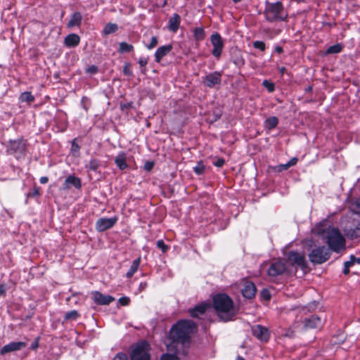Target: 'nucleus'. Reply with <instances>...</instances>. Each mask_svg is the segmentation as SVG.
<instances>
[{
	"instance_id": "f257e3e1",
	"label": "nucleus",
	"mask_w": 360,
	"mask_h": 360,
	"mask_svg": "<svg viewBox=\"0 0 360 360\" xmlns=\"http://www.w3.org/2000/svg\"><path fill=\"white\" fill-rule=\"evenodd\" d=\"M196 330V326L191 320H181L174 324L170 329L169 337L172 340V345L168 350L172 352L171 347H176V345H185L189 343L190 335Z\"/></svg>"
},
{
	"instance_id": "f03ea898",
	"label": "nucleus",
	"mask_w": 360,
	"mask_h": 360,
	"mask_svg": "<svg viewBox=\"0 0 360 360\" xmlns=\"http://www.w3.org/2000/svg\"><path fill=\"white\" fill-rule=\"evenodd\" d=\"M213 307L218 316L224 321L233 319L236 314L233 300L226 294H217L213 297Z\"/></svg>"
},
{
	"instance_id": "7ed1b4c3",
	"label": "nucleus",
	"mask_w": 360,
	"mask_h": 360,
	"mask_svg": "<svg viewBox=\"0 0 360 360\" xmlns=\"http://www.w3.org/2000/svg\"><path fill=\"white\" fill-rule=\"evenodd\" d=\"M319 234H322L329 247V250L335 252H339L345 248V240L340 231L334 227H328L326 229L319 231Z\"/></svg>"
},
{
	"instance_id": "20e7f679",
	"label": "nucleus",
	"mask_w": 360,
	"mask_h": 360,
	"mask_svg": "<svg viewBox=\"0 0 360 360\" xmlns=\"http://www.w3.org/2000/svg\"><path fill=\"white\" fill-rule=\"evenodd\" d=\"M264 14L266 20L269 22L283 21L288 17V13L280 1L267 3Z\"/></svg>"
},
{
	"instance_id": "39448f33",
	"label": "nucleus",
	"mask_w": 360,
	"mask_h": 360,
	"mask_svg": "<svg viewBox=\"0 0 360 360\" xmlns=\"http://www.w3.org/2000/svg\"><path fill=\"white\" fill-rule=\"evenodd\" d=\"M6 151L8 154L15 155L17 158L24 156L26 153V141L22 139L10 140Z\"/></svg>"
},
{
	"instance_id": "423d86ee",
	"label": "nucleus",
	"mask_w": 360,
	"mask_h": 360,
	"mask_svg": "<svg viewBox=\"0 0 360 360\" xmlns=\"http://www.w3.org/2000/svg\"><path fill=\"white\" fill-rule=\"evenodd\" d=\"M330 256V250L325 246H321L312 250L309 255V258L310 262L314 264H322L326 262Z\"/></svg>"
},
{
	"instance_id": "0eeeda50",
	"label": "nucleus",
	"mask_w": 360,
	"mask_h": 360,
	"mask_svg": "<svg viewBox=\"0 0 360 360\" xmlns=\"http://www.w3.org/2000/svg\"><path fill=\"white\" fill-rule=\"evenodd\" d=\"M149 345L146 341L138 343L131 350V360H150Z\"/></svg>"
},
{
	"instance_id": "6e6552de",
	"label": "nucleus",
	"mask_w": 360,
	"mask_h": 360,
	"mask_svg": "<svg viewBox=\"0 0 360 360\" xmlns=\"http://www.w3.org/2000/svg\"><path fill=\"white\" fill-rule=\"evenodd\" d=\"M288 271L285 264L281 260L274 261L267 270V274L271 277H276Z\"/></svg>"
},
{
	"instance_id": "1a4fd4ad",
	"label": "nucleus",
	"mask_w": 360,
	"mask_h": 360,
	"mask_svg": "<svg viewBox=\"0 0 360 360\" xmlns=\"http://www.w3.org/2000/svg\"><path fill=\"white\" fill-rule=\"evenodd\" d=\"M210 41L213 46L212 53L216 58H219L224 46L221 35L217 32L212 34L210 36Z\"/></svg>"
},
{
	"instance_id": "9d476101",
	"label": "nucleus",
	"mask_w": 360,
	"mask_h": 360,
	"mask_svg": "<svg viewBox=\"0 0 360 360\" xmlns=\"http://www.w3.org/2000/svg\"><path fill=\"white\" fill-rule=\"evenodd\" d=\"M221 82V74L219 72H213L202 77V84L208 88H214L220 84Z\"/></svg>"
},
{
	"instance_id": "9b49d317",
	"label": "nucleus",
	"mask_w": 360,
	"mask_h": 360,
	"mask_svg": "<svg viewBox=\"0 0 360 360\" xmlns=\"http://www.w3.org/2000/svg\"><path fill=\"white\" fill-rule=\"evenodd\" d=\"M288 261L293 266L304 270L307 267L304 255L297 252L292 251L288 255Z\"/></svg>"
},
{
	"instance_id": "f8f14e48",
	"label": "nucleus",
	"mask_w": 360,
	"mask_h": 360,
	"mask_svg": "<svg viewBox=\"0 0 360 360\" xmlns=\"http://www.w3.org/2000/svg\"><path fill=\"white\" fill-rule=\"evenodd\" d=\"M252 334L262 342H267L270 338V332L266 327L255 325L251 328Z\"/></svg>"
},
{
	"instance_id": "ddd939ff",
	"label": "nucleus",
	"mask_w": 360,
	"mask_h": 360,
	"mask_svg": "<svg viewBox=\"0 0 360 360\" xmlns=\"http://www.w3.org/2000/svg\"><path fill=\"white\" fill-rule=\"evenodd\" d=\"M241 292L243 296L247 299L253 298L257 290L255 284L248 280L243 279L241 281Z\"/></svg>"
},
{
	"instance_id": "4468645a",
	"label": "nucleus",
	"mask_w": 360,
	"mask_h": 360,
	"mask_svg": "<svg viewBox=\"0 0 360 360\" xmlns=\"http://www.w3.org/2000/svg\"><path fill=\"white\" fill-rule=\"evenodd\" d=\"M117 217H114L111 218H100L96 223V228L97 231L103 232L112 228L117 222Z\"/></svg>"
},
{
	"instance_id": "2eb2a0df",
	"label": "nucleus",
	"mask_w": 360,
	"mask_h": 360,
	"mask_svg": "<svg viewBox=\"0 0 360 360\" xmlns=\"http://www.w3.org/2000/svg\"><path fill=\"white\" fill-rule=\"evenodd\" d=\"M91 298L96 304L99 305H108L115 300L111 295H105L98 291H93Z\"/></svg>"
},
{
	"instance_id": "dca6fc26",
	"label": "nucleus",
	"mask_w": 360,
	"mask_h": 360,
	"mask_svg": "<svg viewBox=\"0 0 360 360\" xmlns=\"http://www.w3.org/2000/svg\"><path fill=\"white\" fill-rule=\"evenodd\" d=\"M26 343L24 342H12L4 345L0 351L1 355H4L7 353L19 351L26 347Z\"/></svg>"
},
{
	"instance_id": "f3484780",
	"label": "nucleus",
	"mask_w": 360,
	"mask_h": 360,
	"mask_svg": "<svg viewBox=\"0 0 360 360\" xmlns=\"http://www.w3.org/2000/svg\"><path fill=\"white\" fill-rule=\"evenodd\" d=\"M322 321L320 317L316 315H311L304 321V328L305 329H313L321 327Z\"/></svg>"
},
{
	"instance_id": "a211bd4d",
	"label": "nucleus",
	"mask_w": 360,
	"mask_h": 360,
	"mask_svg": "<svg viewBox=\"0 0 360 360\" xmlns=\"http://www.w3.org/2000/svg\"><path fill=\"white\" fill-rule=\"evenodd\" d=\"M70 186H74L75 188H80L82 186L81 180L73 175L68 176L63 184V189H69Z\"/></svg>"
},
{
	"instance_id": "6ab92c4d",
	"label": "nucleus",
	"mask_w": 360,
	"mask_h": 360,
	"mask_svg": "<svg viewBox=\"0 0 360 360\" xmlns=\"http://www.w3.org/2000/svg\"><path fill=\"white\" fill-rule=\"evenodd\" d=\"M172 49V46L171 44H167L159 47L155 53V61L159 63L165 56L171 51Z\"/></svg>"
},
{
	"instance_id": "aec40b11",
	"label": "nucleus",
	"mask_w": 360,
	"mask_h": 360,
	"mask_svg": "<svg viewBox=\"0 0 360 360\" xmlns=\"http://www.w3.org/2000/svg\"><path fill=\"white\" fill-rule=\"evenodd\" d=\"M181 22V18L177 13H174L168 22V28L170 31L176 32L179 27Z\"/></svg>"
},
{
	"instance_id": "412c9836",
	"label": "nucleus",
	"mask_w": 360,
	"mask_h": 360,
	"mask_svg": "<svg viewBox=\"0 0 360 360\" xmlns=\"http://www.w3.org/2000/svg\"><path fill=\"white\" fill-rule=\"evenodd\" d=\"M80 38L77 34H70L65 38V44L68 47H75L79 44Z\"/></svg>"
},
{
	"instance_id": "4be33fe9",
	"label": "nucleus",
	"mask_w": 360,
	"mask_h": 360,
	"mask_svg": "<svg viewBox=\"0 0 360 360\" xmlns=\"http://www.w3.org/2000/svg\"><path fill=\"white\" fill-rule=\"evenodd\" d=\"M209 307V304L202 303L195 306L194 308L189 310L190 314L192 317H198L200 315L203 314Z\"/></svg>"
},
{
	"instance_id": "5701e85b",
	"label": "nucleus",
	"mask_w": 360,
	"mask_h": 360,
	"mask_svg": "<svg viewBox=\"0 0 360 360\" xmlns=\"http://www.w3.org/2000/svg\"><path fill=\"white\" fill-rule=\"evenodd\" d=\"M82 17L81 13L79 12H75L72 15L71 18L67 25L69 28L75 26H79L82 22Z\"/></svg>"
},
{
	"instance_id": "b1692460",
	"label": "nucleus",
	"mask_w": 360,
	"mask_h": 360,
	"mask_svg": "<svg viewBox=\"0 0 360 360\" xmlns=\"http://www.w3.org/2000/svg\"><path fill=\"white\" fill-rule=\"evenodd\" d=\"M346 235L351 240H357L360 238V223L357 224L354 228L349 229L347 231Z\"/></svg>"
},
{
	"instance_id": "393cba45",
	"label": "nucleus",
	"mask_w": 360,
	"mask_h": 360,
	"mask_svg": "<svg viewBox=\"0 0 360 360\" xmlns=\"http://www.w3.org/2000/svg\"><path fill=\"white\" fill-rule=\"evenodd\" d=\"M116 165L120 169L123 170L126 169L128 165L127 164L126 157L124 153H120L115 160Z\"/></svg>"
},
{
	"instance_id": "a878e982",
	"label": "nucleus",
	"mask_w": 360,
	"mask_h": 360,
	"mask_svg": "<svg viewBox=\"0 0 360 360\" xmlns=\"http://www.w3.org/2000/svg\"><path fill=\"white\" fill-rule=\"evenodd\" d=\"M141 259L137 258L134 259L129 269V271L127 272L126 276L127 278H131L133 276V275L137 271L138 268L140 265Z\"/></svg>"
},
{
	"instance_id": "bb28decb",
	"label": "nucleus",
	"mask_w": 360,
	"mask_h": 360,
	"mask_svg": "<svg viewBox=\"0 0 360 360\" xmlns=\"http://www.w3.org/2000/svg\"><path fill=\"white\" fill-rule=\"evenodd\" d=\"M193 37L196 41H202L205 37V32L202 27H195L193 30Z\"/></svg>"
},
{
	"instance_id": "cd10ccee",
	"label": "nucleus",
	"mask_w": 360,
	"mask_h": 360,
	"mask_svg": "<svg viewBox=\"0 0 360 360\" xmlns=\"http://www.w3.org/2000/svg\"><path fill=\"white\" fill-rule=\"evenodd\" d=\"M343 46L341 44H337L329 46L326 51V54L338 53L342 51Z\"/></svg>"
},
{
	"instance_id": "c85d7f7f",
	"label": "nucleus",
	"mask_w": 360,
	"mask_h": 360,
	"mask_svg": "<svg viewBox=\"0 0 360 360\" xmlns=\"http://www.w3.org/2000/svg\"><path fill=\"white\" fill-rule=\"evenodd\" d=\"M117 29L118 27L116 24L110 22L105 26L103 29V32L105 34H110L111 33L116 32Z\"/></svg>"
},
{
	"instance_id": "c756f323",
	"label": "nucleus",
	"mask_w": 360,
	"mask_h": 360,
	"mask_svg": "<svg viewBox=\"0 0 360 360\" xmlns=\"http://www.w3.org/2000/svg\"><path fill=\"white\" fill-rule=\"evenodd\" d=\"M278 123V120L276 117H270L266 120V124L268 129H271L275 128Z\"/></svg>"
},
{
	"instance_id": "7c9ffc66",
	"label": "nucleus",
	"mask_w": 360,
	"mask_h": 360,
	"mask_svg": "<svg viewBox=\"0 0 360 360\" xmlns=\"http://www.w3.org/2000/svg\"><path fill=\"white\" fill-rule=\"evenodd\" d=\"M354 259V256L351 255L349 259L344 263V269L342 271L345 274H347L349 272V268L355 264Z\"/></svg>"
},
{
	"instance_id": "2f4dec72",
	"label": "nucleus",
	"mask_w": 360,
	"mask_h": 360,
	"mask_svg": "<svg viewBox=\"0 0 360 360\" xmlns=\"http://www.w3.org/2000/svg\"><path fill=\"white\" fill-rule=\"evenodd\" d=\"M133 46L131 44H129L126 42H121L120 44V48H119V52L120 53H126V52H130L133 50Z\"/></svg>"
},
{
	"instance_id": "473e14b6",
	"label": "nucleus",
	"mask_w": 360,
	"mask_h": 360,
	"mask_svg": "<svg viewBox=\"0 0 360 360\" xmlns=\"http://www.w3.org/2000/svg\"><path fill=\"white\" fill-rule=\"evenodd\" d=\"M20 100L22 101L30 103L34 100V98L30 92L26 91L20 95Z\"/></svg>"
},
{
	"instance_id": "72a5a7b5",
	"label": "nucleus",
	"mask_w": 360,
	"mask_h": 360,
	"mask_svg": "<svg viewBox=\"0 0 360 360\" xmlns=\"http://www.w3.org/2000/svg\"><path fill=\"white\" fill-rule=\"evenodd\" d=\"M86 167L92 171H96L99 167V162L96 159H92L89 161Z\"/></svg>"
},
{
	"instance_id": "f704fd0d",
	"label": "nucleus",
	"mask_w": 360,
	"mask_h": 360,
	"mask_svg": "<svg viewBox=\"0 0 360 360\" xmlns=\"http://www.w3.org/2000/svg\"><path fill=\"white\" fill-rule=\"evenodd\" d=\"M79 317V314L77 311L72 310L65 314V319L66 320H76Z\"/></svg>"
},
{
	"instance_id": "c9c22d12",
	"label": "nucleus",
	"mask_w": 360,
	"mask_h": 360,
	"mask_svg": "<svg viewBox=\"0 0 360 360\" xmlns=\"http://www.w3.org/2000/svg\"><path fill=\"white\" fill-rule=\"evenodd\" d=\"M193 170L195 172V174L198 175L202 174L205 170V165L202 162H199L193 167Z\"/></svg>"
},
{
	"instance_id": "e433bc0d",
	"label": "nucleus",
	"mask_w": 360,
	"mask_h": 360,
	"mask_svg": "<svg viewBox=\"0 0 360 360\" xmlns=\"http://www.w3.org/2000/svg\"><path fill=\"white\" fill-rule=\"evenodd\" d=\"M177 356L176 354H163L161 356L160 360H176Z\"/></svg>"
},
{
	"instance_id": "4c0bfd02",
	"label": "nucleus",
	"mask_w": 360,
	"mask_h": 360,
	"mask_svg": "<svg viewBox=\"0 0 360 360\" xmlns=\"http://www.w3.org/2000/svg\"><path fill=\"white\" fill-rule=\"evenodd\" d=\"M253 46L255 49H259L261 51L265 50V44L262 41H255L253 42Z\"/></svg>"
},
{
	"instance_id": "58836bf2",
	"label": "nucleus",
	"mask_w": 360,
	"mask_h": 360,
	"mask_svg": "<svg viewBox=\"0 0 360 360\" xmlns=\"http://www.w3.org/2000/svg\"><path fill=\"white\" fill-rule=\"evenodd\" d=\"M157 247L160 248L163 252H167L168 250V246L165 244L162 240H159L157 241Z\"/></svg>"
},
{
	"instance_id": "ea45409f",
	"label": "nucleus",
	"mask_w": 360,
	"mask_h": 360,
	"mask_svg": "<svg viewBox=\"0 0 360 360\" xmlns=\"http://www.w3.org/2000/svg\"><path fill=\"white\" fill-rule=\"evenodd\" d=\"M263 85L265 86L269 92L274 91V84L267 80L263 81Z\"/></svg>"
},
{
	"instance_id": "a19ab883",
	"label": "nucleus",
	"mask_w": 360,
	"mask_h": 360,
	"mask_svg": "<svg viewBox=\"0 0 360 360\" xmlns=\"http://www.w3.org/2000/svg\"><path fill=\"white\" fill-rule=\"evenodd\" d=\"M158 44V39L156 37H153L150 39V42L149 44L146 45V47L148 49H153L155 46H156Z\"/></svg>"
},
{
	"instance_id": "79ce46f5",
	"label": "nucleus",
	"mask_w": 360,
	"mask_h": 360,
	"mask_svg": "<svg viewBox=\"0 0 360 360\" xmlns=\"http://www.w3.org/2000/svg\"><path fill=\"white\" fill-rule=\"evenodd\" d=\"M79 146L78 144L75 142V141H73L72 143V147H71V151L74 155H76L79 153Z\"/></svg>"
},
{
	"instance_id": "37998d69",
	"label": "nucleus",
	"mask_w": 360,
	"mask_h": 360,
	"mask_svg": "<svg viewBox=\"0 0 360 360\" xmlns=\"http://www.w3.org/2000/svg\"><path fill=\"white\" fill-rule=\"evenodd\" d=\"M224 160L223 158H217L213 162V165L217 167H221L224 165Z\"/></svg>"
},
{
	"instance_id": "c03bdc74",
	"label": "nucleus",
	"mask_w": 360,
	"mask_h": 360,
	"mask_svg": "<svg viewBox=\"0 0 360 360\" xmlns=\"http://www.w3.org/2000/svg\"><path fill=\"white\" fill-rule=\"evenodd\" d=\"M354 206V212L357 213V214H360V198L357 199L354 204L353 205Z\"/></svg>"
},
{
	"instance_id": "a18cd8bd",
	"label": "nucleus",
	"mask_w": 360,
	"mask_h": 360,
	"mask_svg": "<svg viewBox=\"0 0 360 360\" xmlns=\"http://www.w3.org/2000/svg\"><path fill=\"white\" fill-rule=\"evenodd\" d=\"M130 302V300L127 297H122L119 299V302L122 306L128 305Z\"/></svg>"
},
{
	"instance_id": "49530a36",
	"label": "nucleus",
	"mask_w": 360,
	"mask_h": 360,
	"mask_svg": "<svg viewBox=\"0 0 360 360\" xmlns=\"http://www.w3.org/2000/svg\"><path fill=\"white\" fill-rule=\"evenodd\" d=\"M113 360H127V356L124 353H118L113 359Z\"/></svg>"
},
{
	"instance_id": "de8ad7c7",
	"label": "nucleus",
	"mask_w": 360,
	"mask_h": 360,
	"mask_svg": "<svg viewBox=\"0 0 360 360\" xmlns=\"http://www.w3.org/2000/svg\"><path fill=\"white\" fill-rule=\"evenodd\" d=\"M262 296L266 300H270V297H271L270 293H269V292L267 290H262Z\"/></svg>"
},
{
	"instance_id": "09e8293b",
	"label": "nucleus",
	"mask_w": 360,
	"mask_h": 360,
	"mask_svg": "<svg viewBox=\"0 0 360 360\" xmlns=\"http://www.w3.org/2000/svg\"><path fill=\"white\" fill-rule=\"evenodd\" d=\"M86 72H87L88 73H90V74L94 75V74H95V73H96V72H98V68H97V67H96V66H95V65H91V67H89V68L87 69Z\"/></svg>"
},
{
	"instance_id": "8fccbe9b",
	"label": "nucleus",
	"mask_w": 360,
	"mask_h": 360,
	"mask_svg": "<svg viewBox=\"0 0 360 360\" xmlns=\"http://www.w3.org/2000/svg\"><path fill=\"white\" fill-rule=\"evenodd\" d=\"M139 63L140 66L144 67L147 65L148 60L144 57H141L139 60Z\"/></svg>"
},
{
	"instance_id": "3c124183",
	"label": "nucleus",
	"mask_w": 360,
	"mask_h": 360,
	"mask_svg": "<svg viewBox=\"0 0 360 360\" xmlns=\"http://www.w3.org/2000/svg\"><path fill=\"white\" fill-rule=\"evenodd\" d=\"M291 166L289 165L288 162L285 164H282V165H280L278 166L279 167V171H282V170H285V169H288L289 167H290Z\"/></svg>"
},
{
	"instance_id": "603ef678",
	"label": "nucleus",
	"mask_w": 360,
	"mask_h": 360,
	"mask_svg": "<svg viewBox=\"0 0 360 360\" xmlns=\"http://www.w3.org/2000/svg\"><path fill=\"white\" fill-rule=\"evenodd\" d=\"M291 166L289 165L288 162L285 164H282V165H280L278 166L279 167V171H282V170H285V169H288L289 167H290Z\"/></svg>"
},
{
	"instance_id": "864d4df0",
	"label": "nucleus",
	"mask_w": 360,
	"mask_h": 360,
	"mask_svg": "<svg viewBox=\"0 0 360 360\" xmlns=\"http://www.w3.org/2000/svg\"><path fill=\"white\" fill-rule=\"evenodd\" d=\"M297 162V158H292L288 161L289 165L292 167L296 165Z\"/></svg>"
},
{
	"instance_id": "5fc2aeb1",
	"label": "nucleus",
	"mask_w": 360,
	"mask_h": 360,
	"mask_svg": "<svg viewBox=\"0 0 360 360\" xmlns=\"http://www.w3.org/2000/svg\"><path fill=\"white\" fill-rule=\"evenodd\" d=\"M153 167V162H147L145 165V169L146 170H150Z\"/></svg>"
},
{
	"instance_id": "6e6d98bb",
	"label": "nucleus",
	"mask_w": 360,
	"mask_h": 360,
	"mask_svg": "<svg viewBox=\"0 0 360 360\" xmlns=\"http://www.w3.org/2000/svg\"><path fill=\"white\" fill-rule=\"evenodd\" d=\"M48 181H49V179L46 176H41L39 179L40 183L43 184H46L48 182Z\"/></svg>"
},
{
	"instance_id": "4d7b16f0",
	"label": "nucleus",
	"mask_w": 360,
	"mask_h": 360,
	"mask_svg": "<svg viewBox=\"0 0 360 360\" xmlns=\"http://www.w3.org/2000/svg\"><path fill=\"white\" fill-rule=\"evenodd\" d=\"M6 293V288L3 285H0V296L5 295Z\"/></svg>"
},
{
	"instance_id": "13d9d810",
	"label": "nucleus",
	"mask_w": 360,
	"mask_h": 360,
	"mask_svg": "<svg viewBox=\"0 0 360 360\" xmlns=\"http://www.w3.org/2000/svg\"><path fill=\"white\" fill-rule=\"evenodd\" d=\"M275 51L278 53H281L283 52V48L281 46H276L275 48Z\"/></svg>"
},
{
	"instance_id": "bf43d9fd",
	"label": "nucleus",
	"mask_w": 360,
	"mask_h": 360,
	"mask_svg": "<svg viewBox=\"0 0 360 360\" xmlns=\"http://www.w3.org/2000/svg\"><path fill=\"white\" fill-rule=\"evenodd\" d=\"M354 263H356L358 264H360V257H354Z\"/></svg>"
},
{
	"instance_id": "052dcab7",
	"label": "nucleus",
	"mask_w": 360,
	"mask_h": 360,
	"mask_svg": "<svg viewBox=\"0 0 360 360\" xmlns=\"http://www.w3.org/2000/svg\"><path fill=\"white\" fill-rule=\"evenodd\" d=\"M124 72L125 75H129V70L127 68L124 69Z\"/></svg>"
},
{
	"instance_id": "680f3d73",
	"label": "nucleus",
	"mask_w": 360,
	"mask_h": 360,
	"mask_svg": "<svg viewBox=\"0 0 360 360\" xmlns=\"http://www.w3.org/2000/svg\"><path fill=\"white\" fill-rule=\"evenodd\" d=\"M236 360H245V359L243 357L238 356L236 358Z\"/></svg>"
},
{
	"instance_id": "e2e57ef3",
	"label": "nucleus",
	"mask_w": 360,
	"mask_h": 360,
	"mask_svg": "<svg viewBox=\"0 0 360 360\" xmlns=\"http://www.w3.org/2000/svg\"><path fill=\"white\" fill-rule=\"evenodd\" d=\"M285 70V68H281V72L282 74H283V72H284Z\"/></svg>"
},
{
	"instance_id": "0e129e2a",
	"label": "nucleus",
	"mask_w": 360,
	"mask_h": 360,
	"mask_svg": "<svg viewBox=\"0 0 360 360\" xmlns=\"http://www.w3.org/2000/svg\"><path fill=\"white\" fill-rule=\"evenodd\" d=\"M242 0H233L234 3H238L240 2Z\"/></svg>"
},
{
	"instance_id": "69168bd1",
	"label": "nucleus",
	"mask_w": 360,
	"mask_h": 360,
	"mask_svg": "<svg viewBox=\"0 0 360 360\" xmlns=\"http://www.w3.org/2000/svg\"><path fill=\"white\" fill-rule=\"evenodd\" d=\"M37 347V344H36V345H34L33 348H35V347Z\"/></svg>"
}]
</instances>
